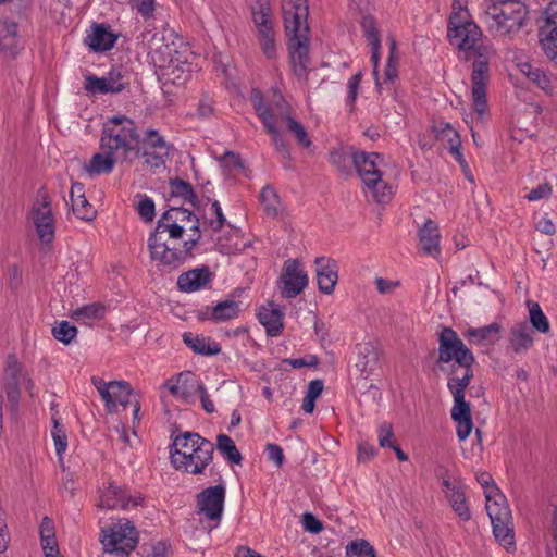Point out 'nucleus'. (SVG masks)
Here are the masks:
<instances>
[{"mask_svg": "<svg viewBox=\"0 0 557 557\" xmlns=\"http://www.w3.org/2000/svg\"><path fill=\"white\" fill-rule=\"evenodd\" d=\"M472 366L453 368L447 386L453 395L454 405L450 411L456 422L457 436L465 441L473 429L470 404L465 398V391L473 377Z\"/></svg>", "mask_w": 557, "mask_h": 557, "instance_id": "9", "label": "nucleus"}, {"mask_svg": "<svg viewBox=\"0 0 557 557\" xmlns=\"http://www.w3.org/2000/svg\"><path fill=\"white\" fill-rule=\"evenodd\" d=\"M377 438L381 447H393V430L388 423H382L377 429Z\"/></svg>", "mask_w": 557, "mask_h": 557, "instance_id": "61", "label": "nucleus"}, {"mask_svg": "<svg viewBox=\"0 0 557 557\" xmlns=\"http://www.w3.org/2000/svg\"><path fill=\"white\" fill-rule=\"evenodd\" d=\"M70 197L72 201L73 213L81 220L91 221L96 218L97 211L85 197V188L82 183H73Z\"/></svg>", "mask_w": 557, "mask_h": 557, "instance_id": "32", "label": "nucleus"}, {"mask_svg": "<svg viewBox=\"0 0 557 557\" xmlns=\"http://www.w3.org/2000/svg\"><path fill=\"white\" fill-rule=\"evenodd\" d=\"M438 360L441 362H454V368L472 366L473 354L466 347L457 333L449 327L440 335Z\"/></svg>", "mask_w": 557, "mask_h": 557, "instance_id": "14", "label": "nucleus"}, {"mask_svg": "<svg viewBox=\"0 0 557 557\" xmlns=\"http://www.w3.org/2000/svg\"><path fill=\"white\" fill-rule=\"evenodd\" d=\"M52 335L57 341L69 345L76 337L77 329L69 321H60L53 325Z\"/></svg>", "mask_w": 557, "mask_h": 557, "instance_id": "50", "label": "nucleus"}, {"mask_svg": "<svg viewBox=\"0 0 557 557\" xmlns=\"http://www.w3.org/2000/svg\"><path fill=\"white\" fill-rule=\"evenodd\" d=\"M287 128L295 135L298 143L304 147H309L311 140L305 129V127L295 121L293 117H286Z\"/></svg>", "mask_w": 557, "mask_h": 557, "instance_id": "55", "label": "nucleus"}, {"mask_svg": "<svg viewBox=\"0 0 557 557\" xmlns=\"http://www.w3.org/2000/svg\"><path fill=\"white\" fill-rule=\"evenodd\" d=\"M285 30L288 36L293 70L299 77L309 65V26L307 0H284L282 4Z\"/></svg>", "mask_w": 557, "mask_h": 557, "instance_id": "2", "label": "nucleus"}, {"mask_svg": "<svg viewBox=\"0 0 557 557\" xmlns=\"http://www.w3.org/2000/svg\"><path fill=\"white\" fill-rule=\"evenodd\" d=\"M132 10L136 11L145 20L151 18L156 10V0H129Z\"/></svg>", "mask_w": 557, "mask_h": 557, "instance_id": "54", "label": "nucleus"}, {"mask_svg": "<svg viewBox=\"0 0 557 557\" xmlns=\"http://www.w3.org/2000/svg\"><path fill=\"white\" fill-rule=\"evenodd\" d=\"M447 37L461 60L475 58L471 74V98L475 114L488 113L486 87L490 82V57L482 44V32L467 8V0H454L448 20Z\"/></svg>", "mask_w": 557, "mask_h": 557, "instance_id": "1", "label": "nucleus"}, {"mask_svg": "<svg viewBox=\"0 0 557 557\" xmlns=\"http://www.w3.org/2000/svg\"><path fill=\"white\" fill-rule=\"evenodd\" d=\"M283 318V311L273 302L259 308L258 320L271 336H277L282 332Z\"/></svg>", "mask_w": 557, "mask_h": 557, "instance_id": "34", "label": "nucleus"}, {"mask_svg": "<svg viewBox=\"0 0 557 557\" xmlns=\"http://www.w3.org/2000/svg\"><path fill=\"white\" fill-rule=\"evenodd\" d=\"M104 553L114 552L128 556L137 542V532L127 520H120L107 530H103L101 540Z\"/></svg>", "mask_w": 557, "mask_h": 557, "instance_id": "15", "label": "nucleus"}, {"mask_svg": "<svg viewBox=\"0 0 557 557\" xmlns=\"http://www.w3.org/2000/svg\"><path fill=\"white\" fill-rule=\"evenodd\" d=\"M191 212L184 208H171L162 214L157 225L163 226L170 235L184 239V227L189 223Z\"/></svg>", "mask_w": 557, "mask_h": 557, "instance_id": "28", "label": "nucleus"}, {"mask_svg": "<svg viewBox=\"0 0 557 557\" xmlns=\"http://www.w3.org/2000/svg\"><path fill=\"white\" fill-rule=\"evenodd\" d=\"M252 22L258 33V40L267 58L276 54V36L273 27L272 11L269 0H256L252 7Z\"/></svg>", "mask_w": 557, "mask_h": 557, "instance_id": "12", "label": "nucleus"}, {"mask_svg": "<svg viewBox=\"0 0 557 557\" xmlns=\"http://www.w3.org/2000/svg\"><path fill=\"white\" fill-rule=\"evenodd\" d=\"M216 448L219 453L231 463L239 465L242 456L236 448L234 441L225 435L221 434L216 437Z\"/></svg>", "mask_w": 557, "mask_h": 557, "instance_id": "46", "label": "nucleus"}, {"mask_svg": "<svg viewBox=\"0 0 557 557\" xmlns=\"http://www.w3.org/2000/svg\"><path fill=\"white\" fill-rule=\"evenodd\" d=\"M361 73H357L354 76H351L347 82V97H346V106L349 109H352L355 106V102L358 97V91L361 83Z\"/></svg>", "mask_w": 557, "mask_h": 557, "instance_id": "56", "label": "nucleus"}, {"mask_svg": "<svg viewBox=\"0 0 557 557\" xmlns=\"http://www.w3.org/2000/svg\"><path fill=\"white\" fill-rule=\"evenodd\" d=\"M552 187L547 183L539 184L536 187L530 190V193L525 196L529 201H539L542 199H546L552 195Z\"/></svg>", "mask_w": 557, "mask_h": 557, "instance_id": "60", "label": "nucleus"}, {"mask_svg": "<svg viewBox=\"0 0 557 557\" xmlns=\"http://www.w3.org/2000/svg\"><path fill=\"white\" fill-rule=\"evenodd\" d=\"M260 201L264 212L272 218L278 216L283 212V205L271 186H264L260 193Z\"/></svg>", "mask_w": 557, "mask_h": 557, "instance_id": "45", "label": "nucleus"}, {"mask_svg": "<svg viewBox=\"0 0 557 557\" xmlns=\"http://www.w3.org/2000/svg\"><path fill=\"white\" fill-rule=\"evenodd\" d=\"M509 343L513 351L517 354H521L530 349L533 345V336L530 326L525 322H521L512 326Z\"/></svg>", "mask_w": 557, "mask_h": 557, "instance_id": "41", "label": "nucleus"}, {"mask_svg": "<svg viewBox=\"0 0 557 557\" xmlns=\"http://www.w3.org/2000/svg\"><path fill=\"white\" fill-rule=\"evenodd\" d=\"M225 493V486L218 484L215 486L205 488L197 495L199 513L212 521L213 528L218 527L221 521L224 509Z\"/></svg>", "mask_w": 557, "mask_h": 557, "instance_id": "22", "label": "nucleus"}, {"mask_svg": "<svg viewBox=\"0 0 557 557\" xmlns=\"http://www.w3.org/2000/svg\"><path fill=\"white\" fill-rule=\"evenodd\" d=\"M184 236H186L185 239H193V238H196L195 240V246L199 243L200 238H201V233L199 231V220L196 218L195 214H190V218H189V223L185 225L184 227Z\"/></svg>", "mask_w": 557, "mask_h": 557, "instance_id": "59", "label": "nucleus"}, {"mask_svg": "<svg viewBox=\"0 0 557 557\" xmlns=\"http://www.w3.org/2000/svg\"><path fill=\"white\" fill-rule=\"evenodd\" d=\"M374 284L376 286L377 292L382 295L394 294L400 285L399 281L387 280L383 277H376L374 280Z\"/></svg>", "mask_w": 557, "mask_h": 557, "instance_id": "58", "label": "nucleus"}, {"mask_svg": "<svg viewBox=\"0 0 557 557\" xmlns=\"http://www.w3.org/2000/svg\"><path fill=\"white\" fill-rule=\"evenodd\" d=\"M500 326L497 323H492L480 329H469L466 335L478 343L483 342L490 337L491 334H497Z\"/></svg>", "mask_w": 557, "mask_h": 557, "instance_id": "53", "label": "nucleus"}, {"mask_svg": "<svg viewBox=\"0 0 557 557\" xmlns=\"http://www.w3.org/2000/svg\"><path fill=\"white\" fill-rule=\"evenodd\" d=\"M529 11L520 0H485L484 16L488 32L500 38H512L524 26Z\"/></svg>", "mask_w": 557, "mask_h": 557, "instance_id": "4", "label": "nucleus"}, {"mask_svg": "<svg viewBox=\"0 0 557 557\" xmlns=\"http://www.w3.org/2000/svg\"><path fill=\"white\" fill-rule=\"evenodd\" d=\"M529 319L532 326L540 333L549 332L550 325L540 305L535 301H528Z\"/></svg>", "mask_w": 557, "mask_h": 557, "instance_id": "49", "label": "nucleus"}, {"mask_svg": "<svg viewBox=\"0 0 557 557\" xmlns=\"http://www.w3.org/2000/svg\"><path fill=\"white\" fill-rule=\"evenodd\" d=\"M539 37L545 55L557 64V0L552 1L544 12Z\"/></svg>", "mask_w": 557, "mask_h": 557, "instance_id": "24", "label": "nucleus"}, {"mask_svg": "<svg viewBox=\"0 0 557 557\" xmlns=\"http://www.w3.org/2000/svg\"><path fill=\"white\" fill-rule=\"evenodd\" d=\"M91 382L109 412H113L119 406L125 407L131 403L132 388L124 381L106 382L100 377H92Z\"/></svg>", "mask_w": 557, "mask_h": 557, "instance_id": "18", "label": "nucleus"}, {"mask_svg": "<svg viewBox=\"0 0 557 557\" xmlns=\"http://www.w3.org/2000/svg\"><path fill=\"white\" fill-rule=\"evenodd\" d=\"M213 445L198 433L184 432L173 438L170 450L172 466L188 474H201L211 463Z\"/></svg>", "mask_w": 557, "mask_h": 557, "instance_id": "3", "label": "nucleus"}, {"mask_svg": "<svg viewBox=\"0 0 557 557\" xmlns=\"http://www.w3.org/2000/svg\"><path fill=\"white\" fill-rule=\"evenodd\" d=\"M29 219L39 239L42 243H50L54 237L55 223L51 199L46 190H38L29 211Z\"/></svg>", "mask_w": 557, "mask_h": 557, "instance_id": "13", "label": "nucleus"}, {"mask_svg": "<svg viewBox=\"0 0 557 557\" xmlns=\"http://www.w3.org/2000/svg\"><path fill=\"white\" fill-rule=\"evenodd\" d=\"M434 133L436 138L442 143V145L450 149L454 146H460V137L458 132L448 123H441L434 126Z\"/></svg>", "mask_w": 557, "mask_h": 557, "instance_id": "47", "label": "nucleus"}, {"mask_svg": "<svg viewBox=\"0 0 557 557\" xmlns=\"http://www.w3.org/2000/svg\"><path fill=\"white\" fill-rule=\"evenodd\" d=\"M117 36L111 32L109 26L94 24L85 38L87 46L96 52H104L113 48Z\"/></svg>", "mask_w": 557, "mask_h": 557, "instance_id": "29", "label": "nucleus"}, {"mask_svg": "<svg viewBox=\"0 0 557 557\" xmlns=\"http://www.w3.org/2000/svg\"><path fill=\"white\" fill-rule=\"evenodd\" d=\"M212 281V273L209 268L201 267L186 271L178 275L177 287L184 293H195L205 289Z\"/></svg>", "mask_w": 557, "mask_h": 557, "instance_id": "26", "label": "nucleus"}, {"mask_svg": "<svg viewBox=\"0 0 557 557\" xmlns=\"http://www.w3.org/2000/svg\"><path fill=\"white\" fill-rule=\"evenodd\" d=\"M163 387L181 404L191 405L201 389V382L193 372L183 371L168 379Z\"/></svg>", "mask_w": 557, "mask_h": 557, "instance_id": "17", "label": "nucleus"}, {"mask_svg": "<svg viewBox=\"0 0 557 557\" xmlns=\"http://www.w3.org/2000/svg\"><path fill=\"white\" fill-rule=\"evenodd\" d=\"M172 196L182 199L184 202L195 205V194L190 184L177 180L172 183Z\"/></svg>", "mask_w": 557, "mask_h": 557, "instance_id": "52", "label": "nucleus"}, {"mask_svg": "<svg viewBox=\"0 0 557 557\" xmlns=\"http://www.w3.org/2000/svg\"><path fill=\"white\" fill-rule=\"evenodd\" d=\"M250 98H251L252 106H253L258 116L262 121L263 125L267 127L268 132L271 134L275 145L277 147L283 148L284 143H283V140L280 136V132L275 125L274 117H273L272 113L270 112L269 108L264 106L263 97H262L261 92L257 89H253L251 91Z\"/></svg>", "mask_w": 557, "mask_h": 557, "instance_id": "33", "label": "nucleus"}, {"mask_svg": "<svg viewBox=\"0 0 557 557\" xmlns=\"http://www.w3.org/2000/svg\"><path fill=\"white\" fill-rule=\"evenodd\" d=\"M302 527L305 531L317 534L322 531L323 525L312 513L306 512L302 515Z\"/></svg>", "mask_w": 557, "mask_h": 557, "instance_id": "62", "label": "nucleus"}, {"mask_svg": "<svg viewBox=\"0 0 557 557\" xmlns=\"http://www.w3.org/2000/svg\"><path fill=\"white\" fill-rule=\"evenodd\" d=\"M138 147L139 134L131 119L115 115L106 121L100 138L101 150L115 153L124 161Z\"/></svg>", "mask_w": 557, "mask_h": 557, "instance_id": "8", "label": "nucleus"}, {"mask_svg": "<svg viewBox=\"0 0 557 557\" xmlns=\"http://www.w3.org/2000/svg\"><path fill=\"white\" fill-rule=\"evenodd\" d=\"M485 508L490 517L495 540L506 550L516 548L513 520L506 496L500 490H492L485 498Z\"/></svg>", "mask_w": 557, "mask_h": 557, "instance_id": "10", "label": "nucleus"}, {"mask_svg": "<svg viewBox=\"0 0 557 557\" xmlns=\"http://www.w3.org/2000/svg\"><path fill=\"white\" fill-rule=\"evenodd\" d=\"M354 163L362 181L366 197L379 203L389 201L394 187L385 178L383 158L375 152H358L354 156Z\"/></svg>", "mask_w": 557, "mask_h": 557, "instance_id": "6", "label": "nucleus"}, {"mask_svg": "<svg viewBox=\"0 0 557 557\" xmlns=\"http://www.w3.org/2000/svg\"><path fill=\"white\" fill-rule=\"evenodd\" d=\"M23 49V42L17 34L16 24L0 21V52L14 58Z\"/></svg>", "mask_w": 557, "mask_h": 557, "instance_id": "31", "label": "nucleus"}, {"mask_svg": "<svg viewBox=\"0 0 557 557\" xmlns=\"http://www.w3.org/2000/svg\"><path fill=\"white\" fill-rule=\"evenodd\" d=\"M517 69L525 75L533 84L546 94H552L554 83L550 77L540 67L532 65L528 60H519L516 62Z\"/></svg>", "mask_w": 557, "mask_h": 557, "instance_id": "38", "label": "nucleus"}, {"mask_svg": "<svg viewBox=\"0 0 557 557\" xmlns=\"http://www.w3.org/2000/svg\"><path fill=\"white\" fill-rule=\"evenodd\" d=\"M436 476L441 479L443 493L454 512L461 521H469L471 519V511L465 486L459 482L451 481L443 468L436 471Z\"/></svg>", "mask_w": 557, "mask_h": 557, "instance_id": "19", "label": "nucleus"}, {"mask_svg": "<svg viewBox=\"0 0 557 557\" xmlns=\"http://www.w3.org/2000/svg\"><path fill=\"white\" fill-rule=\"evenodd\" d=\"M4 386L8 400L14 407L18 404L22 389L32 393L33 382L14 356H9L4 362Z\"/></svg>", "mask_w": 557, "mask_h": 557, "instance_id": "16", "label": "nucleus"}, {"mask_svg": "<svg viewBox=\"0 0 557 557\" xmlns=\"http://www.w3.org/2000/svg\"><path fill=\"white\" fill-rule=\"evenodd\" d=\"M107 313V308L100 302H91L71 310V318L83 325L91 326L102 320Z\"/></svg>", "mask_w": 557, "mask_h": 557, "instance_id": "36", "label": "nucleus"}, {"mask_svg": "<svg viewBox=\"0 0 557 557\" xmlns=\"http://www.w3.org/2000/svg\"><path fill=\"white\" fill-rule=\"evenodd\" d=\"M308 275L296 260L285 261L280 276L281 294L287 299L295 298L308 285Z\"/></svg>", "mask_w": 557, "mask_h": 557, "instance_id": "23", "label": "nucleus"}, {"mask_svg": "<svg viewBox=\"0 0 557 557\" xmlns=\"http://www.w3.org/2000/svg\"><path fill=\"white\" fill-rule=\"evenodd\" d=\"M358 360L356 367L360 372H370L375 367L379 360V351L375 345L371 342L361 343L356 346Z\"/></svg>", "mask_w": 557, "mask_h": 557, "instance_id": "42", "label": "nucleus"}, {"mask_svg": "<svg viewBox=\"0 0 557 557\" xmlns=\"http://www.w3.org/2000/svg\"><path fill=\"white\" fill-rule=\"evenodd\" d=\"M315 274L320 292L332 294L338 280L336 262L326 257L317 258Z\"/></svg>", "mask_w": 557, "mask_h": 557, "instance_id": "27", "label": "nucleus"}, {"mask_svg": "<svg viewBox=\"0 0 557 557\" xmlns=\"http://www.w3.org/2000/svg\"><path fill=\"white\" fill-rule=\"evenodd\" d=\"M441 238L437 223L426 220L420 227V252L437 259L441 256Z\"/></svg>", "mask_w": 557, "mask_h": 557, "instance_id": "30", "label": "nucleus"}, {"mask_svg": "<svg viewBox=\"0 0 557 557\" xmlns=\"http://www.w3.org/2000/svg\"><path fill=\"white\" fill-rule=\"evenodd\" d=\"M476 481L483 487L485 498H487V495H490L492 490H499L494 484L492 475L487 472L476 473Z\"/></svg>", "mask_w": 557, "mask_h": 557, "instance_id": "64", "label": "nucleus"}, {"mask_svg": "<svg viewBox=\"0 0 557 557\" xmlns=\"http://www.w3.org/2000/svg\"><path fill=\"white\" fill-rule=\"evenodd\" d=\"M240 312L239 302L234 299H226L218 302L211 311V319L215 322H224L238 317Z\"/></svg>", "mask_w": 557, "mask_h": 557, "instance_id": "44", "label": "nucleus"}, {"mask_svg": "<svg viewBox=\"0 0 557 557\" xmlns=\"http://www.w3.org/2000/svg\"><path fill=\"white\" fill-rule=\"evenodd\" d=\"M202 221L205 225L203 232H211L210 236L225 225L226 219L218 200L208 199L203 205Z\"/></svg>", "mask_w": 557, "mask_h": 557, "instance_id": "37", "label": "nucleus"}, {"mask_svg": "<svg viewBox=\"0 0 557 557\" xmlns=\"http://www.w3.org/2000/svg\"><path fill=\"white\" fill-rule=\"evenodd\" d=\"M347 557H376L374 548L364 540H356L346 546Z\"/></svg>", "mask_w": 557, "mask_h": 557, "instance_id": "51", "label": "nucleus"}, {"mask_svg": "<svg viewBox=\"0 0 557 557\" xmlns=\"http://www.w3.org/2000/svg\"><path fill=\"white\" fill-rule=\"evenodd\" d=\"M137 212L144 221L151 222L154 218L153 200L147 196L141 197L137 203Z\"/></svg>", "mask_w": 557, "mask_h": 557, "instance_id": "57", "label": "nucleus"}, {"mask_svg": "<svg viewBox=\"0 0 557 557\" xmlns=\"http://www.w3.org/2000/svg\"><path fill=\"white\" fill-rule=\"evenodd\" d=\"M128 505V500L125 496V492L109 482L107 486L100 490L98 506L104 509H116L125 508Z\"/></svg>", "mask_w": 557, "mask_h": 557, "instance_id": "40", "label": "nucleus"}, {"mask_svg": "<svg viewBox=\"0 0 557 557\" xmlns=\"http://www.w3.org/2000/svg\"><path fill=\"white\" fill-rule=\"evenodd\" d=\"M268 458L276 466L281 467L284 462V454L281 446L269 443L265 446Z\"/></svg>", "mask_w": 557, "mask_h": 557, "instance_id": "63", "label": "nucleus"}, {"mask_svg": "<svg viewBox=\"0 0 557 557\" xmlns=\"http://www.w3.org/2000/svg\"><path fill=\"white\" fill-rule=\"evenodd\" d=\"M363 36L367 40V46L370 48V60L372 63V75L375 81L377 89L386 83H392L398 76L399 53L397 44L393 37L387 38L388 55L383 71L380 75L379 64L381 59V37L376 28L375 21L371 16H364L361 22Z\"/></svg>", "mask_w": 557, "mask_h": 557, "instance_id": "7", "label": "nucleus"}, {"mask_svg": "<svg viewBox=\"0 0 557 557\" xmlns=\"http://www.w3.org/2000/svg\"><path fill=\"white\" fill-rule=\"evenodd\" d=\"M117 160H121V157L101 150V152L92 156L89 162L84 165V170L89 176L109 174L112 172Z\"/></svg>", "mask_w": 557, "mask_h": 557, "instance_id": "39", "label": "nucleus"}, {"mask_svg": "<svg viewBox=\"0 0 557 557\" xmlns=\"http://www.w3.org/2000/svg\"><path fill=\"white\" fill-rule=\"evenodd\" d=\"M135 151L137 153L141 152L147 164L159 168L164 164L170 152V146L158 131L147 129L143 137L139 136V147Z\"/></svg>", "mask_w": 557, "mask_h": 557, "instance_id": "21", "label": "nucleus"}, {"mask_svg": "<svg viewBox=\"0 0 557 557\" xmlns=\"http://www.w3.org/2000/svg\"><path fill=\"white\" fill-rule=\"evenodd\" d=\"M141 42L148 50V58L154 65L156 72L164 67L181 50L182 39L171 30L146 29L141 35Z\"/></svg>", "mask_w": 557, "mask_h": 557, "instance_id": "11", "label": "nucleus"}, {"mask_svg": "<svg viewBox=\"0 0 557 557\" xmlns=\"http://www.w3.org/2000/svg\"><path fill=\"white\" fill-rule=\"evenodd\" d=\"M53 428L51 430V437L53 440L55 454L59 461L63 460V455L67 449V435L65 428L59 422V419L53 416Z\"/></svg>", "mask_w": 557, "mask_h": 557, "instance_id": "48", "label": "nucleus"}, {"mask_svg": "<svg viewBox=\"0 0 557 557\" xmlns=\"http://www.w3.org/2000/svg\"><path fill=\"white\" fill-rule=\"evenodd\" d=\"M183 342L198 355L215 356L221 351V346L216 341L201 334L185 332L183 334Z\"/></svg>", "mask_w": 557, "mask_h": 557, "instance_id": "35", "label": "nucleus"}, {"mask_svg": "<svg viewBox=\"0 0 557 557\" xmlns=\"http://www.w3.org/2000/svg\"><path fill=\"white\" fill-rule=\"evenodd\" d=\"M193 52L185 44H181V50H177V55L171 60L164 67L157 73L165 83L173 85H184L190 77L193 65L190 59Z\"/></svg>", "mask_w": 557, "mask_h": 557, "instance_id": "20", "label": "nucleus"}, {"mask_svg": "<svg viewBox=\"0 0 557 557\" xmlns=\"http://www.w3.org/2000/svg\"><path fill=\"white\" fill-rule=\"evenodd\" d=\"M40 541L45 557H53V554L59 552L53 522L47 517L42 519L40 524Z\"/></svg>", "mask_w": 557, "mask_h": 557, "instance_id": "43", "label": "nucleus"}, {"mask_svg": "<svg viewBox=\"0 0 557 557\" xmlns=\"http://www.w3.org/2000/svg\"><path fill=\"white\" fill-rule=\"evenodd\" d=\"M125 87L124 77L119 69H112L106 76H87L85 89L90 94L120 92Z\"/></svg>", "mask_w": 557, "mask_h": 557, "instance_id": "25", "label": "nucleus"}, {"mask_svg": "<svg viewBox=\"0 0 557 557\" xmlns=\"http://www.w3.org/2000/svg\"><path fill=\"white\" fill-rule=\"evenodd\" d=\"M195 240L196 238L174 237L163 226L156 225L154 231L148 237L147 247L156 267L162 270H173L185 262L195 248Z\"/></svg>", "mask_w": 557, "mask_h": 557, "instance_id": "5", "label": "nucleus"}]
</instances>
